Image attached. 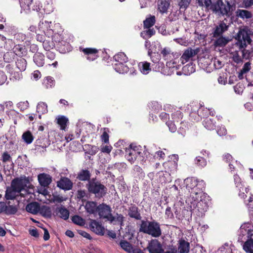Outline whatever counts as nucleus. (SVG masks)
<instances>
[{
    "label": "nucleus",
    "mask_w": 253,
    "mask_h": 253,
    "mask_svg": "<svg viewBox=\"0 0 253 253\" xmlns=\"http://www.w3.org/2000/svg\"><path fill=\"white\" fill-rule=\"evenodd\" d=\"M208 113V111L207 109H205L204 107H201L197 110V113L196 112H192L189 114L190 118H192L194 116H195V118H193V120L195 122H198L200 119L204 116H206Z\"/></svg>",
    "instance_id": "21"
},
{
    "label": "nucleus",
    "mask_w": 253,
    "mask_h": 253,
    "mask_svg": "<svg viewBox=\"0 0 253 253\" xmlns=\"http://www.w3.org/2000/svg\"><path fill=\"white\" fill-rule=\"evenodd\" d=\"M1 161L3 163H6L7 162H11L12 158L10 154L7 152H4L1 156Z\"/></svg>",
    "instance_id": "61"
},
{
    "label": "nucleus",
    "mask_w": 253,
    "mask_h": 253,
    "mask_svg": "<svg viewBox=\"0 0 253 253\" xmlns=\"http://www.w3.org/2000/svg\"><path fill=\"white\" fill-rule=\"evenodd\" d=\"M214 38L215 40L214 42V45L216 47H223L229 42L227 38L223 37V36Z\"/></svg>",
    "instance_id": "38"
},
{
    "label": "nucleus",
    "mask_w": 253,
    "mask_h": 253,
    "mask_svg": "<svg viewBox=\"0 0 253 253\" xmlns=\"http://www.w3.org/2000/svg\"><path fill=\"white\" fill-rule=\"evenodd\" d=\"M183 117V113L180 110H177L171 114V118L173 122H180V124L184 126L185 123L182 121Z\"/></svg>",
    "instance_id": "32"
},
{
    "label": "nucleus",
    "mask_w": 253,
    "mask_h": 253,
    "mask_svg": "<svg viewBox=\"0 0 253 253\" xmlns=\"http://www.w3.org/2000/svg\"><path fill=\"white\" fill-rule=\"evenodd\" d=\"M228 26L224 22H220L218 25L216 26L212 32V37L217 38L219 36H222L223 33L227 31Z\"/></svg>",
    "instance_id": "17"
},
{
    "label": "nucleus",
    "mask_w": 253,
    "mask_h": 253,
    "mask_svg": "<svg viewBox=\"0 0 253 253\" xmlns=\"http://www.w3.org/2000/svg\"><path fill=\"white\" fill-rule=\"evenodd\" d=\"M55 213L57 216L65 220L69 218V211L63 206L57 207L55 209Z\"/></svg>",
    "instance_id": "20"
},
{
    "label": "nucleus",
    "mask_w": 253,
    "mask_h": 253,
    "mask_svg": "<svg viewBox=\"0 0 253 253\" xmlns=\"http://www.w3.org/2000/svg\"><path fill=\"white\" fill-rule=\"evenodd\" d=\"M57 50L61 53H65L71 50V46L70 43L64 40L58 42L56 45Z\"/></svg>",
    "instance_id": "23"
},
{
    "label": "nucleus",
    "mask_w": 253,
    "mask_h": 253,
    "mask_svg": "<svg viewBox=\"0 0 253 253\" xmlns=\"http://www.w3.org/2000/svg\"><path fill=\"white\" fill-rule=\"evenodd\" d=\"M155 16L150 15L149 17L146 18V19L143 21L144 28H151L155 24Z\"/></svg>",
    "instance_id": "42"
},
{
    "label": "nucleus",
    "mask_w": 253,
    "mask_h": 253,
    "mask_svg": "<svg viewBox=\"0 0 253 253\" xmlns=\"http://www.w3.org/2000/svg\"><path fill=\"white\" fill-rule=\"evenodd\" d=\"M176 161H168L164 163L165 168L168 169L170 172L175 171L177 167L176 161H178V158L175 155L173 156Z\"/></svg>",
    "instance_id": "26"
},
{
    "label": "nucleus",
    "mask_w": 253,
    "mask_h": 253,
    "mask_svg": "<svg viewBox=\"0 0 253 253\" xmlns=\"http://www.w3.org/2000/svg\"><path fill=\"white\" fill-rule=\"evenodd\" d=\"M195 163L200 168H203L206 166L207 161L205 157L198 156L195 159Z\"/></svg>",
    "instance_id": "43"
},
{
    "label": "nucleus",
    "mask_w": 253,
    "mask_h": 253,
    "mask_svg": "<svg viewBox=\"0 0 253 253\" xmlns=\"http://www.w3.org/2000/svg\"><path fill=\"white\" fill-rule=\"evenodd\" d=\"M19 195H21V193H20L17 190L12 188L10 186L7 187L5 194V198L6 200L15 199Z\"/></svg>",
    "instance_id": "24"
},
{
    "label": "nucleus",
    "mask_w": 253,
    "mask_h": 253,
    "mask_svg": "<svg viewBox=\"0 0 253 253\" xmlns=\"http://www.w3.org/2000/svg\"><path fill=\"white\" fill-rule=\"evenodd\" d=\"M28 182V180L27 179L26 177L24 178L22 177H16L12 180L10 186L21 193L27 186V183Z\"/></svg>",
    "instance_id": "10"
},
{
    "label": "nucleus",
    "mask_w": 253,
    "mask_h": 253,
    "mask_svg": "<svg viewBox=\"0 0 253 253\" xmlns=\"http://www.w3.org/2000/svg\"><path fill=\"white\" fill-rule=\"evenodd\" d=\"M68 119L65 116H62L60 117L57 120V123L60 126V128L62 130H65L67 124L68 123Z\"/></svg>",
    "instance_id": "51"
},
{
    "label": "nucleus",
    "mask_w": 253,
    "mask_h": 253,
    "mask_svg": "<svg viewBox=\"0 0 253 253\" xmlns=\"http://www.w3.org/2000/svg\"><path fill=\"white\" fill-rule=\"evenodd\" d=\"M139 231L154 238L160 237L162 233L160 224L155 220L151 221L142 220Z\"/></svg>",
    "instance_id": "4"
},
{
    "label": "nucleus",
    "mask_w": 253,
    "mask_h": 253,
    "mask_svg": "<svg viewBox=\"0 0 253 253\" xmlns=\"http://www.w3.org/2000/svg\"><path fill=\"white\" fill-rule=\"evenodd\" d=\"M111 211V208L109 205L102 203L98 206L97 212L100 218L107 219L112 223L115 220V217L112 215Z\"/></svg>",
    "instance_id": "7"
},
{
    "label": "nucleus",
    "mask_w": 253,
    "mask_h": 253,
    "mask_svg": "<svg viewBox=\"0 0 253 253\" xmlns=\"http://www.w3.org/2000/svg\"><path fill=\"white\" fill-rule=\"evenodd\" d=\"M126 157L131 163L134 162L138 156L142 157V149L140 145L131 144L126 150Z\"/></svg>",
    "instance_id": "6"
},
{
    "label": "nucleus",
    "mask_w": 253,
    "mask_h": 253,
    "mask_svg": "<svg viewBox=\"0 0 253 253\" xmlns=\"http://www.w3.org/2000/svg\"><path fill=\"white\" fill-rule=\"evenodd\" d=\"M234 180L235 184L237 187L239 188H242V190H244L246 188L245 186L243 185L241 178L237 174L234 175Z\"/></svg>",
    "instance_id": "54"
},
{
    "label": "nucleus",
    "mask_w": 253,
    "mask_h": 253,
    "mask_svg": "<svg viewBox=\"0 0 253 253\" xmlns=\"http://www.w3.org/2000/svg\"><path fill=\"white\" fill-rule=\"evenodd\" d=\"M14 53L19 57H22L27 54V49L25 46L21 44H17L13 48Z\"/></svg>",
    "instance_id": "29"
},
{
    "label": "nucleus",
    "mask_w": 253,
    "mask_h": 253,
    "mask_svg": "<svg viewBox=\"0 0 253 253\" xmlns=\"http://www.w3.org/2000/svg\"><path fill=\"white\" fill-rule=\"evenodd\" d=\"M253 241L251 239H248L243 245V249L247 253H253Z\"/></svg>",
    "instance_id": "46"
},
{
    "label": "nucleus",
    "mask_w": 253,
    "mask_h": 253,
    "mask_svg": "<svg viewBox=\"0 0 253 253\" xmlns=\"http://www.w3.org/2000/svg\"><path fill=\"white\" fill-rule=\"evenodd\" d=\"M9 204L10 202L7 203L8 206L6 205V207H4V213L7 215L15 214L18 211L17 207L16 206L9 205Z\"/></svg>",
    "instance_id": "41"
},
{
    "label": "nucleus",
    "mask_w": 253,
    "mask_h": 253,
    "mask_svg": "<svg viewBox=\"0 0 253 253\" xmlns=\"http://www.w3.org/2000/svg\"><path fill=\"white\" fill-rule=\"evenodd\" d=\"M44 84L47 88H51L54 85L55 81L53 80L52 78L48 77L45 80Z\"/></svg>",
    "instance_id": "59"
},
{
    "label": "nucleus",
    "mask_w": 253,
    "mask_h": 253,
    "mask_svg": "<svg viewBox=\"0 0 253 253\" xmlns=\"http://www.w3.org/2000/svg\"><path fill=\"white\" fill-rule=\"evenodd\" d=\"M119 244L124 250L128 253L131 252L132 249V247L130 243L126 240H121Z\"/></svg>",
    "instance_id": "49"
},
{
    "label": "nucleus",
    "mask_w": 253,
    "mask_h": 253,
    "mask_svg": "<svg viewBox=\"0 0 253 253\" xmlns=\"http://www.w3.org/2000/svg\"><path fill=\"white\" fill-rule=\"evenodd\" d=\"M236 16L242 18H251L252 17V13L247 10L238 9L236 12Z\"/></svg>",
    "instance_id": "40"
},
{
    "label": "nucleus",
    "mask_w": 253,
    "mask_h": 253,
    "mask_svg": "<svg viewBox=\"0 0 253 253\" xmlns=\"http://www.w3.org/2000/svg\"><path fill=\"white\" fill-rule=\"evenodd\" d=\"M223 160L226 163H234V159L232 155L229 153H226L222 156Z\"/></svg>",
    "instance_id": "62"
},
{
    "label": "nucleus",
    "mask_w": 253,
    "mask_h": 253,
    "mask_svg": "<svg viewBox=\"0 0 253 253\" xmlns=\"http://www.w3.org/2000/svg\"><path fill=\"white\" fill-rule=\"evenodd\" d=\"M148 55L150 56L151 61L155 63H158L160 60V55L155 52L153 53L151 49L148 50Z\"/></svg>",
    "instance_id": "55"
},
{
    "label": "nucleus",
    "mask_w": 253,
    "mask_h": 253,
    "mask_svg": "<svg viewBox=\"0 0 253 253\" xmlns=\"http://www.w3.org/2000/svg\"><path fill=\"white\" fill-rule=\"evenodd\" d=\"M171 52L169 49L164 48L161 51V54L165 60H170L171 57Z\"/></svg>",
    "instance_id": "52"
},
{
    "label": "nucleus",
    "mask_w": 253,
    "mask_h": 253,
    "mask_svg": "<svg viewBox=\"0 0 253 253\" xmlns=\"http://www.w3.org/2000/svg\"><path fill=\"white\" fill-rule=\"evenodd\" d=\"M128 215L135 220H141L142 216L139 212L138 208L135 205L131 204V206L128 207Z\"/></svg>",
    "instance_id": "16"
},
{
    "label": "nucleus",
    "mask_w": 253,
    "mask_h": 253,
    "mask_svg": "<svg viewBox=\"0 0 253 253\" xmlns=\"http://www.w3.org/2000/svg\"><path fill=\"white\" fill-rule=\"evenodd\" d=\"M15 64L19 71H24L25 70L27 67V61L25 59L20 58L17 60Z\"/></svg>",
    "instance_id": "44"
},
{
    "label": "nucleus",
    "mask_w": 253,
    "mask_h": 253,
    "mask_svg": "<svg viewBox=\"0 0 253 253\" xmlns=\"http://www.w3.org/2000/svg\"><path fill=\"white\" fill-rule=\"evenodd\" d=\"M233 5L229 1L225 0L224 2L222 0H217L211 5L210 9L213 13L218 16H226L229 17L232 15L234 10Z\"/></svg>",
    "instance_id": "3"
},
{
    "label": "nucleus",
    "mask_w": 253,
    "mask_h": 253,
    "mask_svg": "<svg viewBox=\"0 0 253 253\" xmlns=\"http://www.w3.org/2000/svg\"><path fill=\"white\" fill-rule=\"evenodd\" d=\"M91 173L87 169H81L77 174L76 179L81 181H91Z\"/></svg>",
    "instance_id": "15"
},
{
    "label": "nucleus",
    "mask_w": 253,
    "mask_h": 253,
    "mask_svg": "<svg viewBox=\"0 0 253 253\" xmlns=\"http://www.w3.org/2000/svg\"><path fill=\"white\" fill-rule=\"evenodd\" d=\"M49 34H52V40L56 44L58 43V42H60L63 40V36L60 32H56L55 30L49 29L48 31ZM56 44H55L56 45Z\"/></svg>",
    "instance_id": "36"
},
{
    "label": "nucleus",
    "mask_w": 253,
    "mask_h": 253,
    "mask_svg": "<svg viewBox=\"0 0 253 253\" xmlns=\"http://www.w3.org/2000/svg\"><path fill=\"white\" fill-rule=\"evenodd\" d=\"M40 209V204L37 202H32L28 204L26 207L27 211L32 214H37Z\"/></svg>",
    "instance_id": "27"
},
{
    "label": "nucleus",
    "mask_w": 253,
    "mask_h": 253,
    "mask_svg": "<svg viewBox=\"0 0 253 253\" xmlns=\"http://www.w3.org/2000/svg\"><path fill=\"white\" fill-rule=\"evenodd\" d=\"M79 49L80 51L83 52L84 55L87 56L86 59L90 61L95 60L98 57V50L95 48L80 47Z\"/></svg>",
    "instance_id": "13"
},
{
    "label": "nucleus",
    "mask_w": 253,
    "mask_h": 253,
    "mask_svg": "<svg viewBox=\"0 0 253 253\" xmlns=\"http://www.w3.org/2000/svg\"><path fill=\"white\" fill-rule=\"evenodd\" d=\"M72 222L79 225H84V220L80 216L78 215H74L72 217Z\"/></svg>",
    "instance_id": "53"
},
{
    "label": "nucleus",
    "mask_w": 253,
    "mask_h": 253,
    "mask_svg": "<svg viewBox=\"0 0 253 253\" xmlns=\"http://www.w3.org/2000/svg\"><path fill=\"white\" fill-rule=\"evenodd\" d=\"M33 60L39 67H42L44 64V55L40 52L36 53L33 56Z\"/></svg>",
    "instance_id": "30"
},
{
    "label": "nucleus",
    "mask_w": 253,
    "mask_h": 253,
    "mask_svg": "<svg viewBox=\"0 0 253 253\" xmlns=\"http://www.w3.org/2000/svg\"><path fill=\"white\" fill-rule=\"evenodd\" d=\"M38 179L40 184L43 187H48L52 181V177L45 173H40Z\"/></svg>",
    "instance_id": "14"
},
{
    "label": "nucleus",
    "mask_w": 253,
    "mask_h": 253,
    "mask_svg": "<svg viewBox=\"0 0 253 253\" xmlns=\"http://www.w3.org/2000/svg\"><path fill=\"white\" fill-rule=\"evenodd\" d=\"M204 196L199 195L193 196L190 201H188V198L186 200V203L188 205L191 211L196 212L198 216H202L208 209V204L207 201L202 197Z\"/></svg>",
    "instance_id": "2"
},
{
    "label": "nucleus",
    "mask_w": 253,
    "mask_h": 253,
    "mask_svg": "<svg viewBox=\"0 0 253 253\" xmlns=\"http://www.w3.org/2000/svg\"><path fill=\"white\" fill-rule=\"evenodd\" d=\"M186 188L190 192V196L187 197L188 201L192 200L193 196L204 195L203 193L205 188V183L203 180H198L194 177L187 178L185 180Z\"/></svg>",
    "instance_id": "1"
},
{
    "label": "nucleus",
    "mask_w": 253,
    "mask_h": 253,
    "mask_svg": "<svg viewBox=\"0 0 253 253\" xmlns=\"http://www.w3.org/2000/svg\"><path fill=\"white\" fill-rule=\"evenodd\" d=\"M89 147L90 148L86 153L90 155H94L98 151L99 148L96 146L89 145Z\"/></svg>",
    "instance_id": "63"
},
{
    "label": "nucleus",
    "mask_w": 253,
    "mask_h": 253,
    "mask_svg": "<svg viewBox=\"0 0 253 253\" xmlns=\"http://www.w3.org/2000/svg\"><path fill=\"white\" fill-rule=\"evenodd\" d=\"M85 187L89 194L94 195L98 199L103 198L107 193L106 186L96 178H92L86 184Z\"/></svg>",
    "instance_id": "5"
},
{
    "label": "nucleus",
    "mask_w": 253,
    "mask_h": 253,
    "mask_svg": "<svg viewBox=\"0 0 253 253\" xmlns=\"http://www.w3.org/2000/svg\"><path fill=\"white\" fill-rule=\"evenodd\" d=\"M197 53L191 48H188L183 52L182 55L180 58L181 63L182 64L187 62L190 58L194 56Z\"/></svg>",
    "instance_id": "22"
},
{
    "label": "nucleus",
    "mask_w": 253,
    "mask_h": 253,
    "mask_svg": "<svg viewBox=\"0 0 253 253\" xmlns=\"http://www.w3.org/2000/svg\"><path fill=\"white\" fill-rule=\"evenodd\" d=\"M126 63H116L113 65L115 71L120 74H124L128 71V67L126 65Z\"/></svg>",
    "instance_id": "37"
},
{
    "label": "nucleus",
    "mask_w": 253,
    "mask_h": 253,
    "mask_svg": "<svg viewBox=\"0 0 253 253\" xmlns=\"http://www.w3.org/2000/svg\"><path fill=\"white\" fill-rule=\"evenodd\" d=\"M138 66L141 73L145 75L148 74L151 70L150 63L147 61L139 63Z\"/></svg>",
    "instance_id": "31"
},
{
    "label": "nucleus",
    "mask_w": 253,
    "mask_h": 253,
    "mask_svg": "<svg viewBox=\"0 0 253 253\" xmlns=\"http://www.w3.org/2000/svg\"><path fill=\"white\" fill-rule=\"evenodd\" d=\"M22 138L27 144H30L33 141L34 137L32 132L27 130L23 133Z\"/></svg>",
    "instance_id": "39"
},
{
    "label": "nucleus",
    "mask_w": 253,
    "mask_h": 253,
    "mask_svg": "<svg viewBox=\"0 0 253 253\" xmlns=\"http://www.w3.org/2000/svg\"><path fill=\"white\" fill-rule=\"evenodd\" d=\"M178 253H189L190 252V243L184 239L181 238L178 241Z\"/></svg>",
    "instance_id": "19"
},
{
    "label": "nucleus",
    "mask_w": 253,
    "mask_h": 253,
    "mask_svg": "<svg viewBox=\"0 0 253 253\" xmlns=\"http://www.w3.org/2000/svg\"><path fill=\"white\" fill-rule=\"evenodd\" d=\"M237 38L238 40L237 43L239 46L240 49L246 47L248 44H251L252 41L250 34L244 29L239 31Z\"/></svg>",
    "instance_id": "9"
},
{
    "label": "nucleus",
    "mask_w": 253,
    "mask_h": 253,
    "mask_svg": "<svg viewBox=\"0 0 253 253\" xmlns=\"http://www.w3.org/2000/svg\"><path fill=\"white\" fill-rule=\"evenodd\" d=\"M237 38L238 40L237 43L239 46L240 49L246 47L248 44H251L252 41L250 34L244 29L239 31Z\"/></svg>",
    "instance_id": "8"
},
{
    "label": "nucleus",
    "mask_w": 253,
    "mask_h": 253,
    "mask_svg": "<svg viewBox=\"0 0 253 253\" xmlns=\"http://www.w3.org/2000/svg\"><path fill=\"white\" fill-rule=\"evenodd\" d=\"M204 127L208 130H213L215 127V121L210 118H206L203 121Z\"/></svg>",
    "instance_id": "34"
},
{
    "label": "nucleus",
    "mask_w": 253,
    "mask_h": 253,
    "mask_svg": "<svg viewBox=\"0 0 253 253\" xmlns=\"http://www.w3.org/2000/svg\"><path fill=\"white\" fill-rule=\"evenodd\" d=\"M242 58L245 59H249L252 55L253 53L252 51L247 50L245 48H243L242 50Z\"/></svg>",
    "instance_id": "58"
},
{
    "label": "nucleus",
    "mask_w": 253,
    "mask_h": 253,
    "mask_svg": "<svg viewBox=\"0 0 253 253\" xmlns=\"http://www.w3.org/2000/svg\"><path fill=\"white\" fill-rule=\"evenodd\" d=\"M35 145L36 149L45 148L49 145V143L47 138L41 137L36 140Z\"/></svg>",
    "instance_id": "35"
},
{
    "label": "nucleus",
    "mask_w": 253,
    "mask_h": 253,
    "mask_svg": "<svg viewBox=\"0 0 253 253\" xmlns=\"http://www.w3.org/2000/svg\"><path fill=\"white\" fill-rule=\"evenodd\" d=\"M146 249L149 253H163L164 252L162 244L156 239L151 240L148 243Z\"/></svg>",
    "instance_id": "11"
},
{
    "label": "nucleus",
    "mask_w": 253,
    "mask_h": 253,
    "mask_svg": "<svg viewBox=\"0 0 253 253\" xmlns=\"http://www.w3.org/2000/svg\"><path fill=\"white\" fill-rule=\"evenodd\" d=\"M195 71V65L193 63L190 62L182 68V71L185 75H190Z\"/></svg>",
    "instance_id": "45"
},
{
    "label": "nucleus",
    "mask_w": 253,
    "mask_h": 253,
    "mask_svg": "<svg viewBox=\"0 0 253 253\" xmlns=\"http://www.w3.org/2000/svg\"><path fill=\"white\" fill-rule=\"evenodd\" d=\"M90 228L92 231L96 234L100 235H103L104 234V228L99 222L95 220H92L89 224Z\"/></svg>",
    "instance_id": "18"
},
{
    "label": "nucleus",
    "mask_w": 253,
    "mask_h": 253,
    "mask_svg": "<svg viewBox=\"0 0 253 253\" xmlns=\"http://www.w3.org/2000/svg\"><path fill=\"white\" fill-rule=\"evenodd\" d=\"M43 48L46 51H49L50 49L55 47V43L53 41L49 40H45L42 43Z\"/></svg>",
    "instance_id": "50"
},
{
    "label": "nucleus",
    "mask_w": 253,
    "mask_h": 253,
    "mask_svg": "<svg viewBox=\"0 0 253 253\" xmlns=\"http://www.w3.org/2000/svg\"><path fill=\"white\" fill-rule=\"evenodd\" d=\"M170 5L169 0H158V9L161 13H166Z\"/></svg>",
    "instance_id": "25"
},
{
    "label": "nucleus",
    "mask_w": 253,
    "mask_h": 253,
    "mask_svg": "<svg viewBox=\"0 0 253 253\" xmlns=\"http://www.w3.org/2000/svg\"><path fill=\"white\" fill-rule=\"evenodd\" d=\"M37 111L42 114L46 113L48 111L47 104L43 102L39 103L37 106Z\"/></svg>",
    "instance_id": "47"
},
{
    "label": "nucleus",
    "mask_w": 253,
    "mask_h": 253,
    "mask_svg": "<svg viewBox=\"0 0 253 253\" xmlns=\"http://www.w3.org/2000/svg\"><path fill=\"white\" fill-rule=\"evenodd\" d=\"M113 58L116 63H126L128 61V57L123 52H120L116 54L114 56Z\"/></svg>",
    "instance_id": "33"
},
{
    "label": "nucleus",
    "mask_w": 253,
    "mask_h": 253,
    "mask_svg": "<svg viewBox=\"0 0 253 253\" xmlns=\"http://www.w3.org/2000/svg\"><path fill=\"white\" fill-rule=\"evenodd\" d=\"M191 0H177L180 8L186 9L189 5Z\"/></svg>",
    "instance_id": "56"
},
{
    "label": "nucleus",
    "mask_w": 253,
    "mask_h": 253,
    "mask_svg": "<svg viewBox=\"0 0 253 253\" xmlns=\"http://www.w3.org/2000/svg\"><path fill=\"white\" fill-rule=\"evenodd\" d=\"M148 29L141 33V36L144 39L151 38L154 35L156 32L154 28H147Z\"/></svg>",
    "instance_id": "48"
},
{
    "label": "nucleus",
    "mask_w": 253,
    "mask_h": 253,
    "mask_svg": "<svg viewBox=\"0 0 253 253\" xmlns=\"http://www.w3.org/2000/svg\"><path fill=\"white\" fill-rule=\"evenodd\" d=\"M57 187L64 191H69L73 188V183L69 178L62 176L57 182Z\"/></svg>",
    "instance_id": "12"
},
{
    "label": "nucleus",
    "mask_w": 253,
    "mask_h": 253,
    "mask_svg": "<svg viewBox=\"0 0 253 253\" xmlns=\"http://www.w3.org/2000/svg\"><path fill=\"white\" fill-rule=\"evenodd\" d=\"M196 1L199 6H205L206 8L211 7L212 3L211 0H196Z\"/></svg>",
    "instance_id": "57"
},
{
    "label": "nucleus",
    "mask_w": 253,
    "mask_h": 253,
    "mask_svg": "<svg viewBox=\"0 0 253 253\" xmlns=\"http://www.w3.org/2000/svg\"><path fill=\"white\" fill-rule=\"evenodd\" d=\"M173 122V121H169L166 122V125L168 126L169 130L172 133L175 132L177 130V127Z\"/></svg>",
    "instance_id": "60"
},
{
    "label": "nucleus",
    "mask_w": 253,
    "mask_h": 253,
    "mask_svg": "<svg viewBox=\"0 0 253 253\" xmlns=\"http://www.w3.org/2000/svg\"><path fill=\"white\" fill-rule=\"evenodd\" d=\"M165 215L166 218L172 219L174 217L173 213L170 207H168L165 211Z\"/></svg>",
    "instance_id": "64"
},
{
    "label": "nucleus",
    "mask_w": 253,
    "mask_h": 253,
    "mask_svg": "<svg viewBox=\"0 0 253 253\" xmlns=\"http://www.w3.org/2000/svg\"><path fill=\"white\" fill-rule=\"evenodd\" d=\"M85 209L86 211L89 214H94L98 211V206L95 202L88 201L86 202Z\"/></svg>",
    "instance_id": "28"
}]
</instances>
